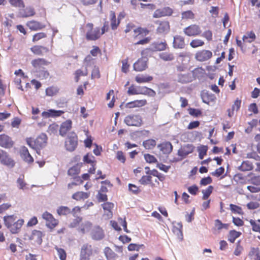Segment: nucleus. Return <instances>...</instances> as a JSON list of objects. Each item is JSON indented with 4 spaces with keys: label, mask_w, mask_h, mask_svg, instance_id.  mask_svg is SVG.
Listing matches in <instances>:
<instances>
[{
    "label": "nucleus",
    "mask_w": 260,
    "mask_h": 260,
    "mask_svg": "<svg viewBox=\"0 0 260 260\" xmlns=\"http://www.w3.org/2000/svg\"><path fill=\"white\" fill-rule=\"evenodd\" d=\"M193 80V77L191 74L187 73L186 74H179L178 75L177 81L182 84H186L192 82Z\"/></svg>",
    "instance_id": "obj_25"
},
{
    "label": "nucleus",
    "mask_w": 260,
    "mask_h": 260,
    "mask_svg": "<svg viewBox=\"0 0 260 260\" xmlns=\"http://www.w3.org/2000/svg\"><path fill=\"white\" fill-rule=\"evenodd\" d=\"M202 99L204 103L209 104L210 102L214 101L216 98L214 94L206 92L202 95Z\"/></svg>",
    "instance_id": "obj_47"
},
{
    "label": "nucleus",
    "mask_w": 260,
    "mask_h": 260,
    "mask_svg": "<svg viewBox=\"0 0 260 260\" xmlns=\"http://www.w3.org/2000/svg\"><path fill=\"white\" fill-rule=\"evenodd\" d=\"M149 31L146 28L138 27L134 30L133 38L134 40L140 39L144 36L147 35Z\"/></svg>",
    "instance_id": "obj_26"
},
{
    "label": "nucleus",
    "mask_w": 260,
    "mask_h": 260,
    "mask_svg": "<svg viewBox=\"0 0 260 260\" xmlns=\"http://www.w3.org/2000/svg\"><path fill=\"white\" fill-rule=\"evenodd\" d=\"M172 231L178 238H182V225L181 223H174L173 226Z\"/></svg>",
    "instance_id": "obj_34"
},
{
    "label": "nucleus",
    "mask_w": 260,
    "mask_h": 260,
    "mask_svg": "<svg viewBox=\"0 0 260 260\" xmlns=\"http://www.w3.org/2000/svg\"><path fill=\"white\" fill-rule=\"evenodd\" d=\"M93 253V250L91 244H83L80 249L79 260H89Z\"/></svg>",
    "instance_id": "obj_8"
},
{
    "label": "nucleus",
    "mask_w": 260,
    "mask_h": 260,
    "mask_svg": "<svg viewBox=\"0 0 260 260\" xmlns=\"http://www.w3.org/2000/svg\"><path fill=\"white\" fill-rule=\"evenodd\" d=\"M4 224L12 234H18L21 230L24 221L17 219L16 215H7L4 217Z\"/></svg>",
    "instance_id": "obj_2"
},
{
    "label": "nucleus",
    "mask_w": 260,
    "mask_h": 260,
    "mask_svg": "<svg viewBox=\"0 0 260 260\" xmlns=\"http://www.w3.org/2000/svg\"><path fill=\"white\" fill-rule=\"evenodd\" d=\"M121 62H122V68H121L122 72L124 73H127V72L129 70V64L128 63V58L123 59L121 61Z\"/></svg>",
    "instance_id": "obj_63"
},
{
    "label": "nucleus",
    "mask_w": 260,
    "mask_h": 260,
    "mask_svg": "<svg viewBox=\"0 0 260 260\" xmlns=\"http://www.w3.org/2000/svg\"><path fill=\"white\" fill-rule=\"evenodd\" d=\"M173 13V10L169 7H164L161 9H156L153 14V17L155 18L166 16H170Z\"/></svg>",
    "instance_id": "obj_13"
},
{
    "label": "nucleus",
    "mask_w": 260,
    "mask_h": 260,
    "mask_svg": "<svg viewBox=\"0 0 260 260\" xmlns=\"http://www.w3.org/2000/svg\"><path fill=\"white\" fill-rule=\"evenodd\" d=\"M160 150L164 154H169L171 153L173 149V146L170 142H165L158 145Z\"/></svg>",
    "instance_id": "obj_32"
},
{
    "label": "nucleus",
    "mask_w": 260,
    "mask_h": 260,
    "mask_svg": "<svg viewBox=\"0 0 260 260\" xmlns=\"http://www.w3.org/2000/svg\"><path fill=\"white\" fill-rule=\"evenodd\" d=\"M114 90H110L109 92L106 95V100H109L110 99L111 95H113L111 101L110 102V103L108 104V107L110 108H112L113 107L115 103V97L114 95Z\"/></svg>",
    "instance_id": "obj_59"
},
{
    "label": "nucleus",
    "mask_w": 260,
    "mask_h": 260,
    "mask_svg": "<svg viewBox=\"0 0 260 260\" xmlns=\"http://www.w3.org/2000/svg\"><path fill=\"white\" fill-rule=\"evenodd\" d=\"M205 74V71L202 68H197L194 69L192 72L191 75L193 77V80L198 78L200 79L204 77Z\"/></svg>",
    "instance_id": "obj_37"
},
{
    "label": "nucleus",
    "mask_w": 260,
    "mask_h": 260,
    "mask_svg": "<svg viewBox=\"0 0 260 260\" xmlns=\"http://www.w3.org/2000/svg\"><path fill=\"white\" fill-rule=\"evenodd\" d=\"M116 158L122 164H124L126 161L125 155L122 151H117Z\"/></svg>",
    "instance_id": "obj_62"
},
{
    "label": "nucleus",
    "mask_w": 260,
    "mask_h": 260,
    "mask_svg": "<svg viewBox=\"0 0 260 260\" xmlns=\"http://www.w3.org/2000/svg\"><path fill=\"white\" fill-rule=\"evenodd\" d=\"M57 214L61 215H67L71 213V209L67 206H60L57 209Z\"/></svg>",
    "instance_id": "obj_50"
},
{
    "label": "nucleus",
    "mask_w": 260,
    "mask_h": 260,
    "mask_svg": "<svg viewBox=\"0 0 260 260\" xmlns=\"http://www.w3.org/2000/svg\"><path fill=\"white\" fill-rule=\"evenodd\" d=\"M229 226V223H223L219 219H216L215 220V228L214 230L219 232L222 229L228 230Z\"/></svg>",
    "instance_id": "obj_36"
},
{
    "label": "nucleus",
    "mask_w": 260,
    "mask_h": 260,
    "mask_svg": "<svg viewBox=\"0 0 260 260\" xmlns=\"http://www.w3.org/2000/svg\"><path fill=\"white\" fill-rule=\"evenodd\" d=\"M212 56V52L207 50H202L198 51L195 54L196 59L201 62L207 61L210 59Z\"/></svg>",
    "instance_id": "obj_16"
},
{
    "label": "nucleus",
    "mask_w": 260,
    "mask_h": 260,
    "mask_svg": "<svg viewBox=\"0 0 260 260\" xmlns=\"http://www.w3.org/2000/svg\"><path fill=\"white\" fill-rule=\"evenodd\" d=\"M17 183L18 184V186L20 189H25L27 187V184L24 180V175H21L17 180Z\"/></svg>",
    "instance_id": "obj_52"
},
{
    "label": "nucleus",
    "mask_w": 260,
    "mask_h": 260,
    "mask_svg": "<svg viewBox=\"0 0 260 260\" xmlns=\"http://www.w3.org/2000/svg\"><path fill=\"white\" fill-rule=\"evenodd\" d=\"M139 182L142 185L150 184L152 187L155 186V184L152 182V177L150 175L143 176L140 179Z\"/></svg>",
    "instance_id": "obj_46"
},
{
    "label": "nucleus",
    "mask_w": 260,
    "mask_h": 260,
    "mask_svg": "<svg viewBox=\"0 0 260 260\" xmlns=\"http://www.w3.org/2000/svg\"><path fill=\"white\" fill-rule=\"evenodd\" d=\"M92 223L89 221L82 223L78 228V231L82 234L88 232L91 229Z\"/></svg>",
    "instance_id": "obj_33"
},
{
    "label": "nucleus",
    "mask_w": 260,
    "mask_h": 260,
    "mask_svg": "<svg viewBox=\"0 0 260 260\" xmlns=\"http://www.w3.org/2000/svg\"><path fill=\"white\" fill-rule=\"evenodd\" d=\"M238 169L243 172L251 171L253 169L252 163L248 160L243 161Z\"/></svg>",
    "instance_id": "obj_35"
},
{
    "label": "nucleus",
    "mask_w": 260,
    "mask_h": 260,
    "mask_svg": "<svg viewBox=\"0 0 260 260\" xmlns=\"http://www.w3.org/2000/svg\"><path fill=\"white\" fill-rule=\"evenodd\" d=\"M14 142L12 138L6 134L0 135V146L6 148L10 149L14 145Z\"/></svg>",
    "instance_id": "obj_17"
},
{
    "label": "nucleus",
    "mask_w": 260,
    "mask_h": 260,
    "mask_svg": "<svg viewBox=\"0 0 260 260\" xmlns=\"http://www.w3.org/2000/svg\"><path fill=\"white\" fill-rule=\"evenodd\" d=\"M47 37L46 33L44 32H39L35 34L32 36V42L33 43H36L39 41L40 40L46 38Z\"/></svg>",
    "instance_id": "obj_49"
},
{
    "label": "nucleus",
    "mask_w": 260,
    "mask_h": 260,
    "mask_svg": "<svg viewBox=\"0 0 260 260\" xmlns=\"http://www.w3.org/2000/svg\"><path fill=\"white\" fill-rule=\"evenodd\" d=\"M137 89H146V96L154 97L156 95V92L151 88L145 86H136L132 84L128 88L127 94L128 95L138 94Z\"/></svg>",
    "instance_id": "obj_10"
},
{
    "label": "nucleus",
    "mask_w": 260,
    "mask_h": 260,
    "mask_svg": "<svg viewBox=\"0 0 260 260\" xmlns=\"http://www.w3.org/2000/svg\"><path fill=\"white\" fill-rule=\"evenodd\" d=\"M126 16V13L124 11H122L119 13L117 18L116 16V13L113 11H111L109 14V25L113 30H115L118 27L121 20L124 18Z\"/></svg>",
    "instance_id": "obj_4"
},
{
    "label": "nucleus",
    "mask_w": 260,
    "mask_h": 260,
    "mask_svg": "<svg viewBox=\"0 0 260 260\" xmlns=\"http://www.w3.org/2000/svg\"><path fill=\"white\" fill-rule=\"evenodd\" d=\"M47 136L45 133H41L35 139L31 137H27L25 139L27 145L34 149L38 154H40V150L47 145Z\"/></svg>",
    "instance_id": "obj_3"
},
{
    "label": "nucleus",
    "mask_w": 260,
    "mask_h": 260,
    "mask_svg": "<svg viewBox=\"0 0 260 260\" xmlns=\"http://www.w3.org/2000/svg\"><path fill=\"white\" fill-rule=\"evenodd\" d=\"M155 51H164L167 47V44L166 41L164 42H157L153 44Z\"/></svg>",
    "instance_id": "obj_48"
},
{
    "label": "nucleus",
    "mask_w": 260,
    "mask_h": 260,
    "mask_svg": "<svg viewBox=\"0 0 260 260\" xmlns=\"http://www.w3.org/2000/svg\"><path fill=\"white\" fill-rule=\"evenodd\" d=\"M10 5L14 7L23 9L25 4L22 0H9Z\"/></svg>",
    "instance_id": "obj_53"
},
{
    "label": "nucleus",
    "mask_w": 260,
    "mask_h": 260,
    "mask_svg": "<svg viewBox=\"0 0 260 260\" xmlns=\"http://www.w3.org/2000/svg\"><path fill=\"white\" fill-rule=\"evenodd\" d=\"M59 91V88L57 86H51L46 89V95L49 96H53L56 95Z\"/></svg>",
    "instance_id": "obj_44"
},
{
    "label": "nucleus",
    "mask_w": 260,
    "mask_h": 260,
    "mask_svg": "<svg viewBox=\"0 0 260 260\" xmlns=\"http://www.w3.org/2000/svg\"><path fill=\"white\" fill-rule=\"evenodd\" d=\"M55 249L57 252L58 255L60 260H66L67 253L65 250L61 248L56 247Z\"/></svg>",
    "instance_id": "obj_61"
},
{
    "label": "nucleus",
    "mask_w": 260,
    "mask_h": 260,
    "mask_svg": "<svg viewBox=\"0 0 260 260\" xmlns=\"http://www.w3.org/2000/svg\"><path fill=\"white\" fill-rule=\"evenodd\" d=\"M148 59L146 57H141L134 63V70L136 72H142L148 68Z\"/></svg>",
    "instance_id": "obj_14"
},
{
    "label": "nucleus",
    "mask_w": 260,
    "mask_h": 260,
    "mask_svg": "<svg viewBox=\"0 0 260 260\" xmlns=\"http://www.w3.org/2000/svg\"><path fill=\"white\" fill-rule=\"evenodd\" d=\"M42 218L45 220L46 226L50 229H53L58 224V220L55 219L51 213L47 211L43 213Z\"/></svg>",
    "instance_id": "obj_11"
},
{
    "label": "nucleus",
    "mask_w": 260,
    "mask_h": 260,
    "mask_svg": "<svg viewBox=\"0 0 260 260\" xmlns=\"http://www.w3.org/2000/svg\"><path fill=\"white\" fill-rule=\"evenodd\" d=\"M91 238L94 240H100L104 237V232L103 229L99 226H94L90 233Z\"/></svg>",
    "instance_id": "obj_20"
},
{
    "label": "nucleus",
    "mask_w": 260,
    "mask_h": 260,
    "mask_svg": "<svg viewBox=\"0 0 260 260\" xmlns=\"http://www.w3.org/2000/svg\"><path fill=\"white\" fill-rule=\"evenodd\" d=\"M0 163L5 166L12 168L15 166V161L6 151L0 149Z\"/></svg>",
    "instance_id": "obj_7"
},
{
    "label": "nucleus",
    "mask_w": 260,
    "mask_h": 260,
    "mask_svg": "<svg viewBox=\"0 0 260 260\" xmlns=\"http://www.w3.org/2000/svg\"><path fill=\"white\" fill-rule=\"evenodd\" d=\"M35 14V10L31 7H27L23 12H21V16L24 18L33 16Z\"/></svg>",
    "instance_id": "obj_45"
},
{
    "label": "nucleus",
    "mask_w": 260,
    "mask_h": 260,
    "mask_svg": "<svg viewBox=\"0 0 260 260\" xmlns=\"http://www.w3.org/2000/svg\"><path fill=\"white\" fill-rule=\"evenodd\" d=\"M204 44V42L199 39H193L190 43V46L193 48L203 46Z\"/></svg>",
    "instance_id": "obj_56"
},
{
    "label": "nucleus",
    "mask_w": 260,
    "mask_h": 260,
    "mask_svg": "<svg viewBox=\"0 0 260 260\" xmlns=\"http://www.w3.org/2000/svg\"><path fill=\"white\" fill-rule=\"evenodd\" d=\"M184 33L189 37H196L201 35L202 30L199 25L191 24L183 29Z\"/></svg>",
    "instance_id": "obj_12"
},
{
    "label": "nucleus",
    "mask_w": 260,
    "mask_h": 260,
    "mask_svg": "<svg viewBox=\"0 0 260 260\" xmlns=\"http://www.w3.org/2000/svg\"><path fill=\"white\" fill-rule=\"evenodd\" d=\"M213 189V187L211 185L209 186L206 189L203 190L202 193L203 196L202 197L203 200H207L210 194L212 193Z\"/></svg>",
    "instance_id": "obj_57"
},
{
    "label": "nucleus",
    "mask_w": 260,
    "mask_h": 260,
    "mask_svg": "<svg viewBox=\"0 0 260 260\" xmlns=\"http://www.w3.org/2000/svg\"><path fill=\"white\" fill-rule=\"evenodd\" d=\"M156 23L158 25L156 28V32L158 34H166L170 29V23L168 21H157Z\"/></svg>",
    "instance_id": "obj_19"
},
{
    "label": "nucleus",
    "mask_w": 260,
    "mask_h": 260,
    "mask_svg": "<svg viewBox=\"0 0 260 260\" xmlns=\"http://www.w3.org/2000/svg\"><path fill=\"white\" fill-rule=\"evenodd\" d=\"M19 154L21 158L28 164H31L34 159L30 155L27 148L24 146H21L19 150Z\"/></svg>",
    "instance_id": "obj_18"
},
{
    "label": "nucleus",
    "mask_w": 260,
    "mask_h": 260,
    "mask_svg": "<svg viewBox=\"0 0 260 260\" xmlns=\"http://www.w3.org/2000/svg\"><path fill=\"white\" fill-rule=\"evenodd\" d=\"M144 157L147 162L151 164L155 163L157 161L155 156L150 154H145Z\"/></svg>",
    "instance_id": "obj_64"
},
{
    "label": "nucleus",
    "mask_w": 260,
    "mask_h": 260,
    "mask_svg": "<svg viewBox=\"0 0 260 260\" xmlns=\"http://www.w3.org/2000/svg\"><path fill=\"white\" fill-rule=\"evenodd\" d=\"M26 26L32 31L40 30L43 29L45 27V25L35 20L28 21L26 23Z\"/></svg>",
    "instance_id": "obj_23"
},
{
    "label": "nucleus",
    "mask_w": 260,
    "mask_h": 260,
    "mask_svg": "<svg viewBox=\"0 0 260 260\" xmlns=\"http://www.w3.org/2000/svg\"><path fill=\"white\" fill-rule=\"evenodd\" d=\"M78 144V137L74 132L69 133L64 143L66 149L72 152L77 147Z\"/></svg>",
    "instance_id": "obj_5"
},
{
    "label": "nucleus",
    "mask_w": 260,
    "mask_h": 260,
    "mask_svg": "<svg viewBox=\"0 0 260 260\" xmlns=\"http://www.w3.org/2000/svg\"><path fill=\"white\" fill-rule=\"evenodd\" d=\"M194 149V147L192 144H187L181 147L178 151L179 156L185 157L187 155L192 153Z\"/></svg>",
    "instance_id": "obj_21"
},
{
    "label": "nucleus",
    "mask_w": 260,
    "mask_h": 260,
    "mask_svg": "<svg viewBox=\"0 0 260 260\" xmlns=\"http://www.w3.org/2000/svg\"><path fill=\"white\" fill-rule=\"evenodd\" d=\"M104 253L107 260H116L118 257L117 254L109 247H106L104 248Z\"/></svg>",
    "instance_id": "obj_30"
},
{
    "label": "nucleus",
    "mask_w": 260,
    "mask_h": 260,
    "mask_svg": "<svg viewBox=\"0 0 260 260\" xmlns=\"http://www.w3.org/2000/svg\"><path fill=\"white\" fill-rule=\"evenodd\" d=\"M249 222L252 227V230L254 232H257L260 234V224L257 223L256 221L250 219Z\"/></svg>",
    "instance_id": "obj_60"
},
{
    "label": "nucleus",
    "mask_w": 260,
    "mask_h": 260,
    "mask_svg": "<svg viewBox=\"0 0 260 260\" xmlns=\"http://www.w3.org/2000/svg\"><path fill=\"white\" fill-rule=\"evenodd\" d=\"M30 51L35 55H42L43 52H48L49 49L47 47L42 45H35L30 49Z\"/></svg>",
    "instance_id": "obj_28"
},
{
    "label": "nucleus",
    "mask_w": 260,
    "mask_h": 260,
    "mask_svg": "<svg viewBox=\"0 0 260 260\" xmlns=\"http://www.w3.org/2000/svg\"><path fill=\"white\" fill-rule=\"evenodd\" d=\"M102 207L105 213L109 217H111L112 215V210L114 207V204L111 202H106L102 204Z\"/></svg>",
    "instance_id": "obj_39"
},
{
    "label": "nucleus",
    "mask_w": 260,
    "mask_h": 260,
    "mask_svg": "<svg viewBox=\"0 0 260 260\" xmlns=\"http://www.w3.org/2000/svg\"><path fill=\"white\" fill-rule=\"evenodd\" d=\"M156 145V142L155 140L150 139L144 141L143 142V146L146 149H152Z\"/></svg>",
    "instance_id": "obj_43"
},
{
    "label": "nucleus",
    "mask_w": 260,
    "mask_h": 260,
    "mask_svg": "<svg viewBox=\"0 0 260 260\" xmlns=\"http://www.w3.org/2000/svg\"><path fill=\"white\" fill-rule=\"evenodd\" d=\"M90 196L89 192H84L82 191H78L72 196V198L77 201H84L88 199Z\"/></svg>",
    "instance_id": "obj_27"
},
{
    "label": "nucleus",
    "mask_w": 260,
    "mask_h": 260,
    "mask_svg": "<svg viewBox=\"0 0 260 260\" xmlns=\"http://www.w3.org/2000/svg\"><path fill=\"white\" fill-rule=\"evenodd\" d=\"M159 57L165 61H172L175 58L173 53L170 52H161L159 54Z\"/></svg>",
    "instance_id": "obj_38"
},
{
    "label": "nucleus",
    "mask_w": 260,
    "mask_h": 260,
    "mask_svg": "<svg viewBox=\"0 0 260 260\" xmlns=\"http://www.w3.org/2000/svg\"><path fill=\"white\" fill-rule=\"evenodd\" d=\"M86 28L85 37L88 41H96L99 39L101 36L109 30L108 21H105L101 28L96 27L93 28V24L92 23H88L86 24Z\"/></svg>",
    "instance_id": "obj_1"
},
{
    "label": "nucleus",
    "mask_w": 260,
    "mask_h": 260,
    "mask_svg": "<svg viewBox=\"0 0 260 260\" xmlns=\"http://www.w3.org/2000/svg\"><path fill=\"white\" fill-rule=\"evenodd\" d=\"M241 233L240 232H237L236 230H231L229 232L228 235V240L231 243H234L235 240L239 237Z\"/></svg>",
    "instance_id": "obj_42"
},
{
    "label": "nucleus",
    "mask_w": 260,
    "mask_h": 260,
    "mask_svg": "<svg viewBox=\"0 0 260 260\" xmlns=\"http://www.w3.org/2000/svg\"><path fill=\"white\" fill-rule=\"evenodd\" d=\"M81 165L77 164L70 167L67 172L69 176L71 177L74 181H79L80 183H83V180L79 175L81 172Z\"/></svg>",
    "instance_id": "obj_9"
},
{
    "label": "nucleus",
    "mask_w": 260,
    "mask_h": 260,
    "mask_svg": "<svg viewBox=\"0 0 260 260\" xmlns=\"http://www.w3.org/2000/svg\"><path fill=\"white\" fill-rule=\"evenodd\" d=\"M173 47L176 49H183L185 47V43L184 38L180 35L174 37Z\"/></svg>",
    "instance_id": "obj_24"
},
{
    "label": "nucleus",
    "mask_w": 260,
    "mask_h": 260,
    "mask_svg": "<svg viewBox=\"0 0 260 260\" xmlns=\"http://www.w3.org/2000/svg\"><path fill=\"white\" fill-rule=\"evenodd\" d=\"M125 123L130 126H140L142 119L139 115H128L124 119Z\"/></svg>",
    "instance_id": "obj_15"
},
{
    "label": "nucleus",
    "mask_w": 260,
    "mask_h": 260,
    "mask_svg": "<svg viewBox=\"0 0 260 260\" xmlns=\"http://www.w3.org/2000/svg\"><path fill=\"white\" fill-rule=\"evenodd\" d=\"M153 79L152 76L149 75L145 76L143 74H139L135 77V81L139 84L150 82L152 81Z\"/></svg>",
    "instance_id": "obj_31"
},
{
    "label": "nucleus",
    "mask_w": 260,
    "mask_h": 260,
    "mask_svg": "<svg viewBox=\"0 0 260 260\" xmlns=\"http://www.w3.org/2000/svg\"><path fill=\"white\" fill-rule=\"evenodd\" d=\"M255 35L253 31H248L243 36L242 40L244 42L251 43L255 40Z\"/></svg>",
    "instance_id": "obj_40"
},
{
    "label": "nucleus",
    "mask_w": 260,
    "mask_h": 260,
    "mask_svg": "<svg viewBox=\"0 0 260 260\" xmlns=\"http://www.w3.org/2000/svg\"><path fill=\"white\" fill-rule=\"evenodd\" d=\"M75 80L76 82H78L81 76H85L88 74L87 70L86 69L84 71L81 69L77 70L75 72Z\"/></svg>",
    "instance_id": "obj_54"
},
{
    "label": "nucleus",
    "mask_w": 260,
    "mask_h": 260,
    "mask_svg": "<svg viewBox=\"0 0 260 260\" xmlns=\"http://www.w3.org/2000/svg\"><path fill=\"white\" fill-rule=\"evenodd\" d=\"M50 63L44 58H38L31 60V64L35 68H40L43 66H47Z\"/></svg>",
    "instance_id": "obj_29"
},
{
    "label": "nucleus",
    "mask_w": 260,
    "mask_h": 260,
    "mask_svg": "<svg viewBox=\"0 0 260 260\" xmlns=\"http://www.w3.org/2000/svg\"><path fill=\"white\" fill-rule=\"evenodd\" d=\"M44 234H43L42 232L39 230H34L32 231L30 234L25 235L24 239L30 241L31 244L33 245H40L42 243V238Z\"/></svg>",
    "instance_id": "obj_6"
},
{
    "label": "nucleus",
    "mask_w": 260,
    "mask_h": 260,
    "mask_svg": "<svg viewBox=\"0 0 260 260\" xmlns=\"http://www.w3.org/2000/svg\"><path fill=\"white\" fill-rule=\"evenodd\" d=\"M230 208L231 211L234 213H237L241 215L244 214V212L242 208L239 206L231 204L230 205Z\"/></svg>",
    "instance_id": "obj_55"
},
{
    "label": "nucleus",
    "mask_w": 260,
    "mask_h": 260,
    "mask_svg": "<svg viewBox=\"0 0 260 260\" xmlns=\"http://www.w3.org/2000/svg\"><path fill=\"white\" fill-rule=\"evenodd\" d=\"M194 17V15L190 10L184 11L181 13V18L182 19H193Z\"/></svg>",
    "instance_id": "obj_58"
},
{
    "label": "nucleus",
    "mask_w": 260,
    "mask_h": 260,
    "mask_svg": "<svg viewBox=\"0 0 260 260\" xmlns=\"http://www.w3.org/2000/svg\"><path fill=\"white\" fill-rule=\"evenodd\" d=\"M147 101L146 100H136L127 104L129 108L140 107L147 104Z\"/></svg>",
    "instance_id": "obj_41"
},
{
    "label": "nucleus",
    "mask_w": 260,
    "mask_h": 260,
    "mask_svg": "<svg viewBox=\"0 0 260 260\" xmlns=\"http://www.w3.org/2000/svg\"><path fill=\"white\" fill-rule=\"evenodd\" d=\"M72 124V122L71 120H67L62 122L60 126L59 135L62 137L66 136L68 132L71 129Z\"/></svg>",
    "instance_id": "obj_22"
},
{
    "label": "nucleus",
    "mask_w": 260,
    "mask_h": 260,
    "mask_svg": "<svg viewBox=\"0 0 260 260\" xmlns=\"http://www.w3.org/2000/svg\"><path fill=\"white\" fill-rule=\"evenodd\" d=\"M83 161L84 162L90 164L91 165H96L95 157L90 153H87L84 156Z\"/></svg>",
    "instance_id": "obj_51"
}]
</instances>
